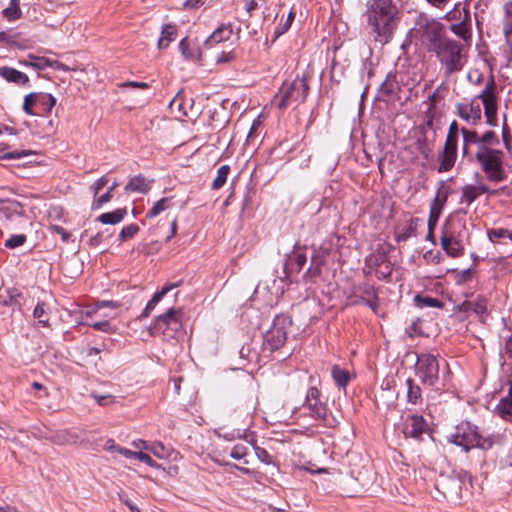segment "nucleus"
I'll return each mask as SVG.
<instances>
[{"mask_svg": "<svg viewBox=\"0 0 512 512\" xmlns=\"http://www.w3.org/2000/svg\"><path fill=\"white\" fill-rule=\"evenodd\" d=\"M320 396L321 393L317 387H310L305 397L304 407L310 411V414L313 418L318 420H325L327 417L328 408L326 403L321 401Z\"/></svg>", "mask_w": 512, "mask_h": 512, "instance_id": "obj_11", "label": "nucleus"}, {"mask_svg": "<svg viewBox=\"0 0 512 512\" xmlns=\"http://www.w3.org/2000/svg\"><path fill=\"white\" fill-rule=\"evenodd\" d=\"M255 455L256 457L263 463L269 465L272 463V456L269 454V452L261 447L255 446Z\"/></svg>", "mask_w": 512, "mask_h": 512, "instance_id": "obj_60", "label": "nucleus"}, {"mask_svg": "<svg viewBox=\"0 0 512 512\" xmlns=\"http://www.w3.org/2000/svg\"><path fill=\"white\" fill-rule=\"evenodd\" d=\"M430 53L436 56L446 79L460 72L466 63L463 44L450 37L444 39Z\"/></svg>", "mask_w": 512, "mask_h": 512, "instance_id": "obj_2", "label": "nucleus"}, {"mask_svg": "<svg viewBox=\"0 0 512 512\" xmlns=\"http://www.w3.org/2000/svg\"><path fill=\"white\" fill-rule=\"evenodd\" d=\"M443 187H444V183L442 182L441 184V187L438 189L437 193H436V196L431 204V207L432 209H438L439 208V211L442 212V209L448 199V192L443 190Z\"/></svg>", "mask_w": 512, "mask_h": 512, "instance_id": "obj_51", "label": "nucleus"}, {"mask_svg": "<svg viewBox=\"0 0 512 512\" xmlns=\"http://www.w3.org/2000/svg\"><path fill=\"white\" fill-rule=\"evenodd\" d=\"M460 132H461V130L458 127L457 121H455V120L452 121L450 126H449L448 133H447L445 141H451V142L458 143V138H459V133Z\"/></svg>", "mask_w": 512, "mask_h": 512, "instance_id": "obj_58", "label": "nucleus"}, {"mask_svg": "<svg viewBox=\"0 0 512 512\" xmlns=\"http://www.w3.org/2000/svg\"><path fill=\"white\" fill-rule=\"evenodd\" d=\"M173 197H163L154 203L152 208L147 212L146 218H154L166 211L173 205Z\"/></svg>", "mask_w": 512, "mask_h": 512, "instance_id": "obj_34", "label": "nucleus"}, {"mask_svg": "<svg viewBox=\"0 0 512 512\" xmlns=\"http://www.w3.org/2000/svg\"><path fill=\"white\" fill-rule=\"evenodd\" d=\"M118 183L115 181L108 188L107 192L102 194L100 197L94 200L92 203V210H97L101 208L105 203L109 202L113 198V191L117 187Z\"/></svg>", "mask_w": 512, "mask_h": 512, "instance_id": "obj_49", "label": "nucleus"}, {"mask_svg": "<svg viewBox=\"0 0 512 512\" xmlns=\"http://www.w3.org/2000/svg\"><path fill=\"white\" fill-rule=\"evenodd\" d=\"M56 104V99L51 94L37 93V115L51 112Z\"/></svg>", "mask_w": 512, "mask_h": 512, "instance_id": "obj_31", "label": "nucleus"}, {"mask_svg": "<svg viewBox=\"0 0 512 512\" xmlns=\"http://www.w3.org/2000/svg\"><path fill=\"white\" fill-rule=\"evenodd\" d=\"M91 397L95 399V401L100 406H107L113 402V396L112 395H99L96 392L91 393Z\"/></svg>", "mask_w": 512, "mask_h": 512, "instance_id": "obj_64", "label": "nucleus"}, {"mask_svg": "<svg viewBox=\"0 0 512 512\" xmlns=\"http://www.w3.org/2000/svg\"><path fill=\"white\" fill-rule=\"evenodd\" d=\"M399 90V85L396 80V75L388 73L384 82L380 85L379 92L382 96L392 97L396 95Z\"/></svg>", "mask_w": 512, "mask_h": 512, "instance_id": "obj_30", "label": "nucleus"}, {"mask_svg": "<svg viewBox=\"0 0 512 512\" xmlns=\"http://www.w3.org/2000/svg\"><path fill=\"white\" fill-rule=\"evenodd\" d=\"M127 214L126 208H118L111 212H106L98 216L97 221L105 225H115L120 223Z\"/></svg>", "mask_w": 512, "mask_h": 512, "instance_id": "obj_28", "label": "nucleus"}, {"mask_svg": "<svg viewBox=\"0 0 512 512\" xmlns=\"http://www.w3.org/2000/svg\"><path fill=\"white\" fill-rule=\"evenodd\" d=\"M439 486L442 488V493L445 497H458L461 492V481L457 477L443 478Z\"/></svg>", "mask_w": 512, "mask_h": 512, "instance_id": "obj_22", "label": "nucleus"}, {"mask_svg": "<svg viewBox=\"0 0 512 512\" xmlns=\"http://www.w3.org/2000/svg\"><path fill=\"white\" fill-rule=\"evenodd\" d=\"M357 292H359L361 296L365 297V305L368 306L372 311L376 312L379 307V298L374 285L367 282L359 284L357 286Z\"/></svg>", "mask_w": 512, "mask_h": 512, "instance_id": "obj_19", "label": "nucleus"}, {"mask_svg": "<svg viewBox=\"0 0 512 512\" xmlns=\"http://www.w3.org/2000/svg\"><path fill=\"white\" fill-rule=\"evenodd\" d=\"M183 280H179L175 283H170V284H165L162 289L158 292H156L152 298L149 300L151 303L157 305L161 300L162 298L169 292L171 291L172 289L176 288V287H179L181 284H182Z\"/></svg>", "mask_w": 512, "mask_h": 512, "instance_id": "obj_50", "label": "nucleus"}, {"mask_svg": "<svg viewBox=\"0 0 512 512\" xmlns=\"http://www.w3.org/2000/svg\"><path fill=\"white\" fill-rule=\"evenodd\" d=\"M484 114L487 119V123L491 126L497 125V101H484Z\"/></svg>", "mask_w": 512, "mask_h": 512, "instance_id": "obj_42", "label": "nucleus"}, {"mask_svg": "<svg viewBox=\"0 0 512 512\" xmlns=\"http://www.w3.org/2000/svg\"><path fill=\"white\" fill-rule=\"evenodd\" d=\"M27 240L26 235L24 234H14L11 235L4 243V246L9 249H14L22 246Z\"/></svg>", "mask_w": 512, "mask_h": 512, "instance_id": "obj_56", "label": "nucleus"}, {"mask_svg": "<svg viewBox=\"0 0 512 512\" xmlns=\"http://www.w3.org/2000/svg\"><path fill=\"white\" fill-rule=\"evenodd\" d=\"M2 15L9 21H15L22 17V11L20 9V0H10L8 7L4 8Z\"/></svg>", "mask_w": 512, "mask_h": 512, "instance_id": "obj_38", "label": "nucleus"}, {"mask_svg": "<svg viewBox=\"0 0 512 512\" xmlns=\"http://www.w3.org/2000/svg\"><path fill=\"white\" fill-rule=\"evenodd\" d=\"M46 303L43 301H38L34 310H33V317L38 320L39 325L42 327H48L49 324V318L46 317Z\"/></svg>", "mask_w": 512, "mask_h": 512, "instance_id": "obj_45", "label": "nucleus"}, {"mask_svg": "<svg viewBox=\"0 0 512 512\" xmlns=\"http://www.w3.org/2000/svg\"><path fill=\"white\" fill-rule=\"evenodd\" d=\"M417 150L424 158H428L431 153V148L427 144L426 137L418 138L416 141Z\"/></svg>", "mask_w": 512, "mask_h": 512, "instance_id": "obj_61", "label": "nucleus"}, {"mask_svg": "<svg viewBox=\"0 0 512 512\" xmlns=\"http://www.w3.org/2000/svg\"><path fill=\"white\" fill-rule=\"evenodd\" d=\"M46 439L57 445H68L77 443L79 436L72 431L60 430L53 432L51 435L47 436Z\"/></svg>", "mask_w": 512, "mask_h": 512, "instance_id": "obj_25", "label": "nucleus"}, {"mask_svg": "<svg viewBox=\"0 0 512 512\" xmlns=\"http://www.w3.org/2000/svg\"><path fill=\"white\" fill-rule=\"evenodd\" d=\"M309 90L308 76L306 74L297 75L292 81L283 82L273 97L272 104L279 110L284 111L293 104L299 105L305 102Z\"/></svg>", "mask_w": 512, "mask_h": 512, "instance_id": "obj_3", "label": "nucleus"}, {"mask_svg": "<svg viewBox=\"0 0 512 512\" xmlns=\"http://www.w3.org/2000/svg\"><path fill=\"white\" fill-rule=\"evenodd\" d=\"M177 35V28L173 24H164L162 26L161 37L158 41V48L165 49L169 43L172 42Z\"/></svg>", "mask_w": 512, "mask_h": 512, "instance_id": "obj_32", "label": "nucleus"}, {"mask_svg": "<svg viewBox=\"0 0 512 512\" xmlns=\"http://www.w3.org/2000/svg\"><path fill=\"white\" fill-rule=\"evenodd\" d=\"M294 19H295V12L293 10H291L289 12L285 22L284 23L280 22L279 25L275 28V31H274L275 38H278L281 35H283L284 33H286L290 29Z\"/></svg>", "mask_w": 512, "mask_h": 512, "instance_id": "obj_52", "label": "nucleus"}, {"mask_svg": "<svg viewBox=\"0 0 512 512\" xmlns=\"http://www.w3.org/2000/svg\"><path fill=\"white\" fill-rule=\"evenodd\" d=\"M440 244L445 253L452 258L461 257L465 253V243L462 240H450L440 236Z\"/></svg>", "mask_w": 512, "mask_h": 512, "instance_id": "obj_21", "label": "nucleus"}, {"mask_svg": "<svg viewBox=\"0 0 512 512\" xmlns=\"http://www.w3.org/2000/svg\"><path fill=\"white\" fill-rule=\"evenodd\" d=\"M441 237L450 240H462L465 242L467 238V229L462 221H446L441 230Z\"/></svg>", "mask_w": 512, "mask_h": 512, "instance_id": "obj_16", "label": "nucleus"}, {"mask_svg": "<svg viewBox=\"0 0 512 512\" xmlns=\"http://www.w3.org/2000/svg\"><path fill=\"white\" fill-rule=\"evenodd\" d=\"M107 183L108 178L106 176H102L94 184H92L90 186V190L93 193V196L96 197Z\"/></svg>", "mask_w": 512, "mask_h": 512, "instance_id": "obj_62", "label": "nucleus"}, {"mask_svg": "<svg viewBox=\"0 0 512 512\" xmlns=\"http://www.w3.org/2000/svg\"><path fill=\"white\" fill-rule=\"evenodd\" d=\"M292 324L291 318L287 315H277L272 327L264 334L263 345L270 351L282 347L287 339V328Z\"/></svg>", "mask_w": 512, "mask_h": 512, "instance_id": "obj_8", "label": "nucleus"}, {"mask_svg": "<svg viewBox=\"0 0 512 512\" xmlns=\"http://www.w3.org/2000/svg\"><path fill=\"white\" fill-rule=\"evenodd\" d=\"M33 106H37V93L33 92L25 96L23 103V110L28 115H37L33 110Z\"/></svg>", "mask_w": 512, "mask_h": 512, "instance_id": "obj_54", "label": "nucleus"}, {"mask_svg": "<svg viewBox=\"0 0 512 512\" xmlns=\"http://www.w3.org/2000/svg\"><path fill=\"white\" fill-rule=\"evenodd\" d=\"M232 28L231 26L222 25L217 28L206 40L204 45L207 48H212L215 44H218L222 41L229 40L232 36Z\"/></svg>", "mask_w": 512, "mask_h": 512, "instance_id": "obj_24", "label": "nucleus"}, {"mask_svg": "<svg viewBox=\"0 0 512 512\" xmlns=\"http://www.w3.org/2000/svg\"><path fill=\"white\" fill-rule=\"evenodd\" d=\"M477 99H481L482 102L484 101H497L496 97V82L494 77L491 75L490 78L487 80L484 89L482 92L476 96Z\"/></svg>", "mask_w": 512, "mask_h": 512, "instance_id": "obj_35", "label": "nucleus"}, {"mask_svg": "<svg viewBox=\"0 0 512 512\" xmlns=\"http://www.w3.org/2000/svg\"><path fill=\"white\" fill-rule=\"evenodd\" d=\"M448 273L455 274V281L457 284H463L467 281H469L473 274V268H468L462 271H459L457 269H449L447 270Z\"/></svg>", "mask_w": 512, "mask_h": 512, "instance_id": "obj_55", "label": "nucleus"}, {"mask_svg": "<svg viewBox=\"0 0 512 512\" xmlns=\"http://www.w3.org/2000/svg\"><path fill=\"white\" fill-rule=\"evenodd\" d=\"M458 156V143L445 141L444 147L441 152H439L437 161L438 167L437 171L439 173H445L452 170L454 167Z\"/></svg>", "mask_w": 512, "mask_h": 512, "instance_id": "obj_14", "label": "nucleus"}, {"mask_svg": "<svg viewBox=\"0 0 512 512\" xmlns=\"http://www.w3.org/2000/svg\"><path fill=\"white\" fill-rule=\"evenodd\" d=\"M480 196L477 185L468 184L461 188L460 203L471 205Z\"/></svg>", "mask_w": 512, "mask_h": 512, "instance_id": "obj_37", "label": "nucleus"}, {"mask_svg": "<svg viewBox=\"0 0 512 512\" xmlns=\"http://www.w3.org/2000/svg\"><path fill=\"white\" fill-rule=\"evenodd\" d=\"M457 115L470 125H477L482 118V110L479 104L464 102L456 104Z\"/></svg>", "mask_w": 512, "mask_h": 512, "instance_id": "obj_15", "label": "nucleus"}, {"mask_svg": "<svg viewBox=\"0 0 512 512\" xmlns=\"http://www.w3.org/2000/svg\"><path fill=\"white\" fill-rule=\"evenodd\" d=\"M480 139H481V141H480L481 143H480V147H478V149L494 148V146L499 144V138H498L497 134L492 130H488L485 133H483L482 135H480Z\"/></svg>", "mask_w": 512, "mask_h": 512, "instance_id": "obj_46", "label": "nucleus"}, {"mask_svg": "<svg viewBox=\"0 0 512 512\" xmlns=\"http://www.w3.org/2000/svg\"><path fill=\"white\" fill-rule=\"evenodd\" d=\"M414 303L418 308L432 307L441 309L444 307V303L441 300L430 296H423L420 294H417L414 297Z\"/></svg>", "mask_w": 512, "mask_h": 512, "instance_id": "obj_39", "label": "nucleus"}, {"mask_svg": "<svg viewBox=\"0 0 512 512\" xmlns=\"http://www.w3.org/2000/svg\"><path fill=\"white\" fill-rule=\"evenodd\" d=\"M495 411L502 419L512 421V399L502 398Z\"/></svg>", "mask_w": 512, "mask_h": 512, "instance_id": "obj_40", "label": "nucleus"}, {"mask_svg": "<svg viewBox=\"0 0 512 512\" xmlns=\"http://www.w3.org/2000/svg\"><path fill=\"white\" fill-rule=\"evenodd\" d=\"M28 58L30 59V61L21 60L20 64L32 67L36 70H44L47 67H52L53 63H56V61H52L45 57L35 56L33 54H29Z\"/></svg>", "mask_w": 512, "mask_h": 512, "instance_id": "obj_33", "label": "nucleus"}, {"mask_svg": "<svg viewBox=\"0 0 512 512\" xmlns=\"http://www.w3.org/2000/svg\"><path fill=\"white\" fill-rule=\"evenodd\" d=\"M440 364L438 357L431 353L417 356L415 374L424 386L434 387L439 382Z\"/></svg>", "mask_w": 512, "mask_h": 512, "instance_id": "obj_7", "label": "nucleus"}, {"mask_svg": "<svg viewBox=\"0 0 512 512\" xmlns=\"http://www.w3.org/2000/svg\"><path fill=\"white\" fill-rule=\"evenodd\" d=\"M248 453L247 447L242 444L235 445L230 453V457L235 460H240L244 458Z\"/></svg>", "mask_w": 512, "mask_h": 512, "instance_id": "obj_59", "label": "nucleus"}, {"mask_svg": "<svg viewBox=\"0 0 512 512\" xmlns=\"http://www.w3.org/2000/svg\"><path fill=\"white\" fill-rule=\"evenodd\" d=\"M461 134L463 137V145H462V157L467 158L469 161L473 160V157L470 153V146L476 145V147H480V135L476 130H471L467 128H461Z\"/></svg>", "mask_w": 512, "mask_h": 512, "instance_id": "obj_17", "label": "nucleus"}, {"mask_svg": "<svg viewBox=\"0 0 512 512\" xmlns=\"http://www.w3.org/2000/svg\"><path fill=\"white\" fill-rule=\"evenodd\" d=\"M450 30L459 38L467 41L471 39V23H470V13L465 11V17L462 21L452 24L450 26Z\"/></svg>", "mask_w": 512, "mask_h": 512, "instance_id": "obj_26", "label": "nucleus"}, {"mask_svg": "<svg viewBox=\"0 0 512 512\" xmlns=\"http://www.w3.org/2000/svg\"><path fill=\"white\" fill-rule=\"evenodd\" d=\"M89 326L97 331H101V332H105V333H114L115 332V328L107 320L94 322V323L90 324Z\"/></svg>", "mask_w": 512, "mask_h": 512, "instance_id": "obj_57", "label": "nucleus"}, {"mask_svg": "<svg viewBox=\"0 0 512 512\" xmlns=\"http://www.w3.org/2000/svg\"><path fill=\"white\" fill-rule=\"evenodd\" d=\"M230 173V166L229 165H222L217 170L216 178L213 180L211 188L213 190H218L224 186V184L227 181L228 175Z\"/></svg>", "mask_w": 512, "mask_h": 512, "instance_id": "obj_43", "label": "nucleus"}, {"mask_svg": "<svg viewBox=\"0 0 512 512\" xmlns=\"http://www.w3.org/2000/svg\"><path fill=\"white\" fill-rule=\"evenodd\" d=\"M489 240L493 243L499 242L503 238H509L512 241V231L505 228H492L487 231Z\"/></svg>", "mask_w": 512, "mask_h": 512, "instance_id": "obj_47", "label": "nucleus"}, {"mask_svg": "<svg viewBox=\"0 0 512 512\" xmlns=\"http://www.w3.org/2000/svg\"><path fill=\"white\" fill-rule=\"evenodd\" d=\"M504 152L496 148L476 149L474 159L487 179L492 182H500L507 178L503 167Z\"/></svg>", "mask_w": 512, "mask_h": 512, "instance_id": "obj_5", "label": "nucleus"}, {"mask_svg": "<svg viewBox=\"0 0 512 512\" xmlns=\"http://www.w3.org/2000/svg\"><path fill=\"white\" fill-rule=\"evenodd\" d=\"M7 146L5 144H0V159L11 160V159H20L24 156H28L32 154L30 150H15L12 152H6Z\"/></svg>", "mask_w": 512, "mask_h": 512, "instance_id": "obj_48", "label": "nucleus"}, {"mask_svg": "<svg viewBox=\"0 0 512 512\" xmlns=\"http://www.w3.org/2000/svg\"><path fill=\"white\" fill-rule=\"evenodd\" d=\"M153 183V179H148L142 174H138L129 179L125 185V191L147 194L151 190Z\"/></svg>", "mask_w": 512, "mask_h": 512, "instance_id": "obj_18", "label": "nucleus"}, {"mask_svg": "<svg viewBox=\"0 0 512 512\" xmlns=\"http://www.w3.org/2000/svg\"><path fill=\"white\" fill-rule=\"evenodd\" d=\"M417 221L418 219L417 218H412L410 220V223L405 226L401 232H399L398 234H396L395 236V240L396 242L400 243V242H405L407 241L410 237L412 236H415L416 235V226H417Z\"/></svg>", "mask_w": 512, "mask_h": 512, "instance_id": "obj_41", "label": "nucleus"}, {"mask_svg": "<svg viewBox=\"0 0 512 512\" xmlns=\"http://www.w3.org/2000/svg\"><path fill=\"white\" fill-rule=\"evenodd\" d=\"M307 261L306 253L301 250H294L284 264V272L288 276L291 272H300Z\"/></svg>", "mask_w": 512, "mask_h": 512, "instance_id": "obj_20", "label": "nucleus"}, {"mask_svg": "<svg viewBox=\"0 0 512 512\" xmlns=\"http://www.w3.org/2000/svg\"><path fill=\"white\" fill-rule=\"evenodd\" d=\"M136 459L141 461V462H144L145 464H147L148 466L150 467H153V468H159L160 465L157 464L151 457L149 454L147 453H144L142 451H138L137 452V455H136Z\"/></svg>", "mask_w": 512, "mask_h": 512, "instance_id": "obj_63", "label": "nucleus"}, {"mask_svg": "<svg viewBox=\"0 0 512 512\" xmlns=\"http://www.w3.org/2000/svg\"><path fill=\"white\" fill-rule=\"evenodd\" d=\"M419 33L429 52L448 37L443 33L442 24L434 19L421 20L419 22Z\"/></svg>", "mask_w": 512, "mask_h": 512, "instance_id": "obj_9", "label": "nucleus"}, {"mask_svg": "<svg viewBox=\"0 0 512 512\" xmlns=\"http://www.w3.org/2000/svg\"><path fill=\"white\" fill-rule=\"evenodd\" d=\"M179 50L181 54L188 60H196L200 56V52L197 49L190 47V42L187 37L183 38L179 43Z\"/></svg>", "mask_w": 512, "mask_h": 512, "instance_id": "obj_44", "label": "nucleus"}, {"mask_svg": "<svg viewBox=\"0 0 512 512\" xmlns=\"http://www.w3.org/2000/svg\"><path fill=\"white\" fill-rule=\"evenodd\" d=\"M0 76L8 82H12L18 85H26L29 83V77L12 67H1Z\"/></svg>", "mask_w": 512, "mask_h": 512, "instance_id": "obj_23", "label": "nucleus"}, {"mask_svg": "<svg viewBox=\"0 0 512 512\" xmlns=\"http://www.w3.org/2000/svg\"><path fill=\"white\" fill-rule=\"evenodd\" d=\"M139 232V226L137 224H129L122 228L118 237L121 242L132 239Z\"/></svg>", "mask_w": 512, "mask_h": 512, "instance_id": "obj_53", "label": "nucleus"}, {"mask_svg": "<svg viewBox=\"0 0 512 512\" xmlns=\"http://www.w3.org/2000/svg\"><path fill=\"white\" fill-rule=\"evenodd\" d=\"M368 24L375 34V41L387 43L394 30L392 9L387 1L375 2L368 12Z\"/></svg>", "mask_w": 512, "mask_h": 512, "instance_id": "obj_4", "label": "nucleus"}, {"mask_svg": "<svg viewBox=\"0 0 512 512\" xmlns=\"http://www.w3.org/2000/svg\"><path fill=\"white\" fill-rule=\"evenodd\" d=\"M332 378L339 388H346L350 381L348 371L342 369L339 365H333L331 368Z\"/></svg>", "mask_w": 512, "mask_h": 512, "instance_id": "obj_36", "label": "nucleus"}, {"mask_svg": "<svg viewBox=\"0 0 512 512\" xmlns=\"http://www.w3.org/2000/svg\"><path fill=\"white\" fill-rule=\"evenodd\" d=\"M407 402L412 405H421L423 402L422 390L412 378L406 379Z\"/></svg>", "mask_w": 512, "mask_h": 512, "instance_id": "obj_27", "label": "nucleus"}, {"mask_svg": "<svg viewBox=\"0 0 512 512\" xmlns=\"http://www.w3.org/2000/svg\"><path fill=\"white\" fill-rule=\"evenodd\" d=\"M429 427L423 416L412 414L408 415L404 421L403 433L405 437L413 438L417 441L422 439L424 433L428 432Z\"/></svg>", "mask_w": 512, "mask_h": 512, "instance_id": "obj_13", "label": "nucleus"}, {"mask_svg": "<svg viewBox=\"0 0 512 512\" xmlns=\"http://www.w3.org/2000/svg\"><path fill=\"white\" fill-rule=\"evenodd\" d=\"M448 442L461 447L465 452L473 448L489 450L494 445H500L503 442L502 434H488L483 436L479 433L478 427L468 421L458 424L452 433L447 436Z\"/></svg>", "mask_w": 512, "mask_h": 512, "instance_id": "obj_1", "label": "nucleus"}, {"mask_svg": "<svg viewBox=\"0 0 512 512\" xmlns=\"http://www.w3.org/2000/svg\"><path fill=\"white\" fill-rule=\"evenodd\" d=\"M143 444V448L145 450L150 451L155 457L160 459H167L170 457L173 450L170 447H166L161 442H154L152 444H147L145 441L140 440Z\"/></svg>", "mask_w": 512, "mask_h": 512, "instance_id": "obj_29", "label": "nucleus"}, {"mask_svg": "<svg viewBox=\"0 0 512 512\" xmlns=\"http://www.w3.org/2000/svg\"><path fill=\"white\" fill-rule=\"evenodd\" d=\"M488 303L489 299L479 294L474 300H465L457 308L459 312L475 314L482 323H485L490 314Z\"/></svg>", "mask_w": 512, "mask_h": 512, "instance_id": "obj_12", "label": "nucleus"}, {"mask_svg": "<svg viewBox=\"0 0 512 512\" xmlns=\"http://www.w3.org/2000/svg\"><path fill=\"white\" fill-rule=\"evenodd\" d=\"M182 317L180 310L170 308L155 318L152 330L162 334L165 339H178L184 333Z\"/></svg>", "mask_w": 512, "mask_h": 512, "instance_id": "obj_6", "label": "nucleus"}, {"mask_svg": "<svg viewBox=\"0 0 512 512\" xmlns=\"http://www.w3.org/2000/svg\"><path fill=\"white\" fill-rule=\"evenodd\" d=\"M0 303L18 309L24 314L32 306L33 299L28 291L21 292L16 288H5L0 290Z\"/></svg>", "mask_w": 512, "mask_h": 512, "instance_id": "obj_10", "label": "nucleus"}]
</instances>
